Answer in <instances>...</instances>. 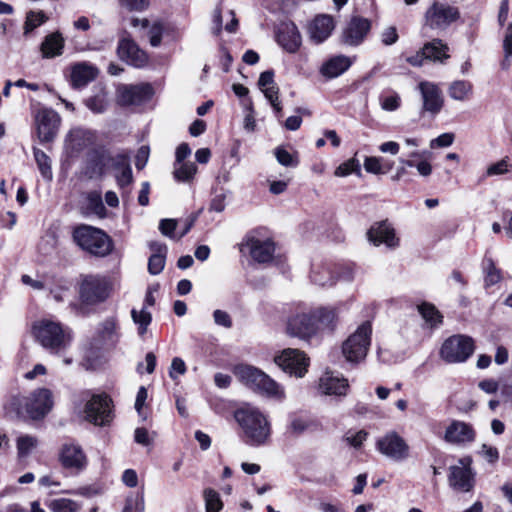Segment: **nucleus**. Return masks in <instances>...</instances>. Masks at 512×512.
<instances>
[{
    "mask_svg": "<svg viewBox=\"0 0 512 512\" xmlns=\"http://www.w3.org/2000/svg\"><path fill=\"white\" fill-rule=\"evenodd\" d=\"M234 417L242 430V439L246 444L258 447L269 441L271 424L259 408L243 404L235 411Z\"/></svg>",
    "mask_w": 512,
    "mask_h": 512,
    "instance_id": "f257e3e1",
    "label": "nucleus"
},
{
    "mask_svg": "<svg viewBox=\"0 0 512 512\" xmlns=\"http://www.w3.org/2000/svg\"><path fill=\"white\" fill-rule=\"evenodd\" d=\"M234 374L248 388L276 400H283L285 392L283 387L270 378L260 369L250 365H238L234 369Z\"/></svg>",
    "mask_w": 512,
    "mask_h": 512,
    "instance_id": "f03ea898",
    "label": "nucleus"
},
{
    "mask_svg": "<svg viewBox=\"0 0 512 512\" xmlns=\"http://www.w3.org/2000/svg\"><path fill=\"white\" fill-rule=\"evenodd\" d=\"M73 241L82 250L97 257H105L112 252L113 242L101 229L81 224L72 231Z\"/></svg>",
    "mask_w": 512,
    "mask_h": 512,
    "instance_id": "7ed1b4c3",
    "label": "nucleus"
},
{
    "mask_svg": "<svg viewBox=\"0 0 512 512\" xmlns=\"http://www.w3.org/2000/svg\"><path fill=\"white\" fill-rule=\"evenodd\" d=\"M33 333L37 341L52 353L66 350L71 343L70 332L60 323L42 320L33 325Z\"/></svg>",
    "mask_w": 512,
    "mask_h": 512,
    "instance_id": "20e7f679",
    "label": "nucleus"
},
{
    "mask_svg": "<svg viewBox=\"0 0 512 512\" xmlns=\"http://www.w3.org/2000/svg\"><path fill=\"white\" fill-rule=\"evenodd\" d=\"M372 324L365 321L343 342L342 353L347 361L358 363L365 359L371 345Z\"/></svg>",
    "mask_w": 512,
    "mask_h": 512,
    "instance_id": "39448f33",
    "label": "nucleus"
},
{
    "mask_svg": "<svg viewBox=\"0 0 512 512\" xmlns=\"http://www.w3.org/2000/svg\"><path fill=\"white\" fill-rule=\"evenodd\" d=\"M111 283L101 275H86L83 277L79 295L83 303L95 305L104 302L110 295Z\"/></svg>",
    "mask_w": 512,
    "mask_h": 512,
    "instance_id": "423d86ee",
    "label": "nucleus"
},
{
    "mask_svg": "<svg viewBox=\"0 0 512 512\" xmlns=\"http://www.w3.org/2000/svg\"><path fill=\"white\" fill-rule=\"evenodd\" d=\"M474 349L475 345L471 337L453 335L442 344L440 356L447 363H462L473 354Z\"/></svg>",
    "mask_w": 512,
    "mask_h": 512,
    "instance_id": "0eeeda50",
    "label": "nucleus"
},
{
    "mask_svg": "<svg viewBox=\"0 0 512 512\" xmlns=\"http://www.w3.org/2000/svg\"><path fill=\"white\" fill-rule=\"evenodd\" d=\"M240 251L248 253L257 263H268L273 259L275 246L271 239L262 238L257 231H251L240 243Z\"/></svg>",
    "mask_w": 512,
    "mask_h": 512,
    "instance_id": "6e6552de",
    "label": "nucleus"
},
{
    "mask_svg": "<svg viewBox=\"0 0 512 512\" xmlns=\"http://www.w3.org/2000/svg\"><path fill=\"white\" fill-rule=\"evenodd\" d=\"M112 400L106 394H94L84 407L85 419L98 426L109 424L113 419Z\"/></svg>",
    "mask_w": 512,
    "mask_h": 512,
    "instance_id": "1a4fd4ad",
    "label": "nucleus"
},
{
    "mask_svg": "<svg viewBox=\"0 0 512 512\" xmlns=\"http://www.w3.org/2000/svg\"><path fill=\"white\" fill-rule=\"evenodd\" d=\"M61 124L60 115L51 108H40L34 114V125L41 143L52 142Z\"/></svg>",
    "mask_w": 512,
    "mask_h": 512,
    "instance_id": "9d476101",
    "label": "nucleus"
},
{
    "mask_svg": "<svg viewBox=\"0 0 512 512\" xmlns=\"http://www.w3.org/2000/svg\"><path fill=\"white\" fill-rule=\"evenodd\" d=\"M471 457L459 459L456 465L449 468V485L456 491L469 492L475 484V474L471 468Z\"/></svg>",
    "mask_w": 512,
    "mask_h": 512,
    "instance_id": "9b49d317",
    "label": "nucleus"
},
{
    "mask_svg": "<svg viewBox=\"0 0 512 512\" xmlns=\"http://www.w3.org/2000/svg\"><path fill=\"white\" fill-rule=\"evenodd\" d=\"M286 329L289 336L309 341L312 337L317 335V326L315 324L313 310L297 312L290 316Z\"/></svg>",
    "mask_w": 512,
    "mask_h": 512,
    "instance_id": "f8f14e48",
    "label": "nucleus"
},
{
    "mask_svg": "<svg viewBox=\"0 0 512 512\" xmlns=\"http://www.w3.org/2000/svg\"><path fill=\"white\" fill-rule=\"evenodd\" d=\"M460 17L457 7L434 2L425 14V23L432 29H445Z\"/></svg>",
    "mask_w": 512,
    "mask_h": 512,
    "instance_id": "ddd939ff",
    "label": "nucleus"
},
{
    "mask_svg": "<svg viewBox=\"0 0 512 512\" xmlns=\"http://www.w3.org/2000/svg\"><path fill=\"white\" fill-rule=\"evenodd\" d=\"M371 30V21L361 16H353L339 36L341 44L349 47L361 45Z\"/></svg>",
    "mask_w": 512,
    "mask_h": 512,
    "instance_id": "4468645a",
    "label": "nucleus"
},
{
    "mask_svg": "<svg viewBox=\"0 0 512 512\" xmlns=\"http://www.w3.org/2000/svg\"><path fill=\"white\" fill-rule=\"evenodd\" d=\"M275 363L285 372L297 377H303L307 372L309 359L304 352L298 349L287 348L275 357Z\"/></svg>",
    "mask_w": 512,
    "mask_h": 512,
    "instance_id": "2eb2a0df",
    "label": "nucleus"
},
{
    "mask_svg": "<svg viewBox=\"0 0 512 512\" xmlns=\"http://www.w3.org/2000/svg\"><path fill=\"white\" fill-rule=\"evenodd\" d=\"M24 406L27 415L31 419L38 420L43 418L53 407L51 391L46 388L33 391L29 397L25 398Z\"/></svg>",
    "mask_w": 512,
    "mask_h": 512,
    "instance_id": "dca6fc26",
    "label": "nucleus"
},
{
    "mask_svg": "<svg viewBox=\"0 0 512 512\" xmlns=\"http://www.w3.org/2000/svg\"><path fill=\"white\" fill-rule=\"evenodd\" d=\"M378 451L384 456L395 461H401L408 457L409 446L396 432H389L376 442Z\"/></svg>",
    "mask_w": 512,
    "mask_h": 512,
    "instance_id": "f3484780",
    "label": "nucleus"
},
{
    "mask_svg": "<svg viewBox=\"0 0 512 512\" xmlns=\"http://www.w3.org/2000/svg\"><path fill=\"white\" fill-rule=\"evenodd\" d=\"M153 88L148 83L127 85L123 84L117 88V98L120 105H140L151 99Z\"/></svg>",
    "mask_w": 512,
    "mask_h": 512,
    "instance_id": "a211bd4d",
    "label": "nucleus"
},
{
    "mask_svg": "<svg viewBox=\"0 0 512 512\" xmlns=\"http://www.w3.org/2000/svg\"><path fill=\"white\" fill-rule=\"evenodd\" d=\"M476 438V431L472 424L452 420L446 427L443 440L451 445L464 446L472 443Z\"/></svg>",
    "mask_w": 512,
    "mask_h": 512,
    "instance_id": "6ab92c4d",
    "label": "nucleus"
},
{
    "mask_svg": "<svg viewBox=\"0 0 512 512\" xmlns=\"http://www.w3.org/2000/svg\"><path fill=\"white\" fill-rule=\"evenodd\" d=\"M117 53L121 60L136 68L144 67L148 62V56L139 46L129 38L119 41Z\"/></svg>",
    "mask_w": 512,
    "mask_h": 512,
    "instance_id": "aec40b11",
    "label": "nucleus"
},
{
    "mask_svg": "<svg viewBox=\"0 0 512 512\" xmlns=\"http://www.w3.org/2000/svg\"><path fill=\"white\" fill-rule=\"evenodd\" d=\"M367 236L375 246L384 244L388 248H396L399 245L394 228L386 220L374 223L368 230Z\"/></svg>",
    "mask_w": 512,
    "mask_h": 512,
    "instance_id": "412c9836",
    "label": "nucleus"
},
{
    "mask_svg": "<svg viewBox=\"0 0 512 512\" xmlns=\"http://www.w3.org/2000/svg\"><path fill=\"white\" fill-rule=\"evenodd\" d=\"M276 40L289 53L297 52L302 43L300 32L293 22H282L279 25Z\"/></svg>",
    "mask_w": 512,
    "mask_h": 512,
    "instance_id": "4be33fe9",
    "label": "nucleus"
},
{
    "mask_svg": "<svg viewBox=\"0 0 512 512\" xmlns=\"http://www.w3.org/2000/svg\"><path fill=\"white\" fill-rule=\"evenodd\" d=\"M447 49L448 47L441 40L435 39L426 43L420 53L408 57L407 62L413 66H421L424 59L442 62L444 59L449 58V55L446 53Z\"/></svg>",
    "mask_w": 512,
    "mask_h": 512,
    "instance_id": "5701e85b",
    "label": "nucleus"
},
{
    "mask_svg": "<svg viewBox=\"0 0 512 512\" xmlns=\"http://www.w3.org/2000/svg\"><path fill=\"white\" fill-rule=\"evenodd\" d=\"M419 90L423 99V110L437 114L443 107V97L440 89L433 83L421 82Z\"/></svg>",
    "mask_w": 512,
    "mask_h": 512,
    "instance_id": "b1692460",
    "label": "nucleus"
},
{
    "mask_svg": "<svg viewBox=\"0 0 512 512\" xmlns=\"http://www.w3.org/2000/svg\"><path fill=\"white\" fill-rule=\"evenodd\" d=\"M110 154L105 149H94L89 152L86 166L89 178L100 177L109 170Z\"/></svg>",
    "mask_w": 512,
    "mask_h": 512,
    "instance_id": "393cba45",
    "label": "nucleus"
},
{
    "mask_svg": "<svg viewBox=\"0 0 512 512\" xmlns=\"http://www.w3.org/2000/svg\"><path fill=\"white\" fill-rule=\"evenodd\" d=\"M335 27L334 19L330 15H319L310 24V38L316 43L324 42L332 33Z\"/></svg>",
    "mask_w": 512,
    "mask_h": 512,
    "instance_id": "a878e982",
    "label": "nucleus"
},
{
    "mask_svg": "<svg viewBox=\"0 0 512 512\" xmlns=\"http://www.w3.org/2000/svg\"><path fill=\"white\" fill-rule=\"evenodd\" d=\"M348 380L326 372L319 380V390L325 395L344 396L348 390Z\"/></svg>",
    "mask_w": 512,
    "mask_h": 512,
    "instance_id": "bb28decb",
    "label": "nucleus"
},
{
    "mask_svg": "<svg viewBox=\"0 0 512 512\" xmlns=\"http://www.w3.org/2000/svg\"><path fill=\"white\" fill-rule=\"evenodd\" d=\"M60 460L65 468L79 470L86 465V456L81 447L76 444H65L61 451Z\"/></svg>",
    "mask_w": 512,
    "mask_h": 512,
    "instance_id": "cd10ccee",
    "label": "nucleus"
},
{
    "mask_svg": "<svg viewBox=\"0 0 512 512\" xmlns=\"http://www.w3.org/2000/svg\"><path fill=\"white\" fill-rule=\"evenodd\" d=\"M65 40L58 31L48 34L40 45L42 58L52 59L63 54Z\"/></svg>",
    "mask_w": 512,
    "mask_h": 512,
    "instance_id": "c85d7f7f",
    "label": "nucleus"
},
{
    "mask_svg": "<svg viewBox=\"0 0 512 512\" xmlns=\"http://www.w3.org/2000/svg\"><path fill=\"white\" fill-rule=\"evenodd\" d=\"M351 65L352 61L349 57L337 55L324 62L320 72L326 78H336L347 71Z\"/></svg>",
    "mask_w": 512,
    "mask_h": 512,
    "instance_id": "c756f323",
    "label": "nucleus"
},
{
    "mask_svg": "<svg viewBox=\"0 0 512 512\" xmlns=\"http://www.w3.org/2000/svg\"><path fill=\"white\" fill-rule=\"evenodd\" d=\"M98 69L88 63H77L72 67L71 81L75 87H82L96 79Z\"/></svg>",
    "mask_w": 512,
    "mask_h": 512,
    "instance_id": "7c9ffc66",
    "label": "nucleus"
},
{
    "mask_svg": "<svg viewBox=\"0 0 512 512\" xmlns=\"http://www.w3.org/2000/svg\"><path fill=\"white\" fill-rule=\"evenodd\" d=\"M313 310L317 334L323 330L332 331L337 324L338 316L333 308L319 307Z\"/></svg>",
    "mask_w": 512,
    "mask_h": 512,
    "instance_id": "2f4dec72",
    "label": "nucleus"
},
{
    "mask_svg": "<svg viewBox=\"0 0 512 512\" xmlns=\"http://www.w3.org/2000/svg\"><path fill=\"white\" fill-rule=\"evenodd\" d=\"M101 340L109 345H114L119 338L118 323L114 317H110L103 321L98 330Z\"/></svg>",
    "mask_w": 512,
    "mask_h": 512,
    "instance_id": "473e14b6",
    "label": "nucleus"
},
{
    "mask_svg": "<svg viewBox=\"0 0 512 512\" xmlns=\"http://www.w3.org/2000/svg\"><path fill=\"white\" fill-rule=\"evenodd\" d=\"M473 86L469 81L457 80L448 87V95L456 101H466L472 94Z\"/></svg>",
    "mask_w": 512,
    "mask_h": 512,
    "instance_id": "72a5a7b5",
    "label": "nucleus"
},
{
    "mask_svg": "<svg viewBox=\"0 0 512 512\" xmlns=\"http://www.w3.org/2000/svg\"><path fill=\"white\" fill-rule=\"evenodd\" d=\"M86 209L88 213L97 215L100 218L106 216V208L103 204L101 193L91 191L86 196Z\"/></svg>",
    "mask_w": 512,
    "mask_h": 512,
    "instance_id": "f704fd0d",
    "label": "nucleus"
},
{
    "mask_svg": "<svg viewBox=\"0 0 512 512\" xmlns=\"http://www.w3.org/2000/svg\"><path fill=\"white\" fill-rule=\"evenodd\" d=\"M418 311L431 327L442 323L443 316L433 304L424 302L418 306Z\"/></svg>",
    "mask_w": 512,
    "mask_h": 512,
    "instance_id": "c9c22d12",
    "label": "nucleus"
},
{
    "mask_svg": "<svg viewBox=\"0 0 512 512\" xmlns=\"http://www.w3.org/2000/svg\"><path fill=\"white\" fill-rule=\"evenodd\" d=\"M47 506L51 512H78L80 509L76 501L67 498L53 499Z\"/></svg>",
    "mask_w": 512,
    "mask_h": 512,
    "instance_id": "e433bc0d",
    "label": "nucleus"
},
{
    "mask_svg": "<svg viewBox=\"0 0 512 512\" xmlns=\"http://www.w3.org/2000/svg\"><path fill=\"white\" fill-rule=\"evenodd\" d=\"M482 266L485 273V284L487 286L495 285L501 280V272L496 268L492 258L485 256Z\"/></svg>",
    "mask_w": 512,
    "mask_h": 512,
    "instance_id": "4c0bfd02",
    "label": "nucleus"
},
{
    "mask_svg": "<svg viewBox=\"0 0 512 512\" xmlns=\"http://www.w3.org/2000/svg\"><path fill=\"white\" fill-rule=\"evenodd\" d=\"M38 440L31 435H21L17 438L16 446L18 456L25 458L37 447Z\"/></svg>",
    "mask_w": 512,
    "mask_h": 512,
    "instance_id": "58836bf2",
    "label": "nucleus"
},
{
    "mask_svg": "<svg viewBox=\"0 0 512 512\" xmlns=\"http://www.w3.org/2000/svg\"><path fill=\"white\" fill-rule=\"evenodd\" d=\"M34 157L43 178L46 180H51V160L48 155L40 149H34Z\"/></svg>",
    "mask_w": 512,
    "mask_h": 512,
    "instance_id": "ea45409f",
    "label": "nucleus"
},
{
    "mask_svg": "<svg viewBox=\"0 0 512 512\" xmlns=\"http://www.w3.org/2000/svg\"><path fill=\"white\" fill-rule=\"evenodd\" d=\"M131 316L135 324L138 325L139 334L143 335L147 331L148 325L151 323L152 316L145 308L141 310L132 309Z\"/></svg>",
    "mask_w": 512,
    "mask_h": 512,
    "instance_id": "a19ab883",
    "label": "nucleus"
},
{
    "mask_svg": "<svg viewBox=\"0 0 512 512\" xmlns=\"http://www.w3.org/2000/svg\"><path fill=\"white\" fill-rule=\"evenodd\" d=\"M204 499L206 505V512H219L222 509V501L219 494L211 489L207 488L204 490Z\"/></svg>",
    "mask_w": 512,
    "mask_h": 512,
    "instance_id": "79ce46f5",
    "label": "nucleus"
},
{
    "mask_svg": "<svg viewBox=\"0 0 512 512\" xmlns=\"http://www.w3.org/2000/svg\"><path fill=\"white\" fill-rule=\"evenodd\" d=\"M351 173H360V164L356 158H351L346 162L340 164L336 168L334 175L337 177H345L350 175Z\"/></svg>",
    "mask_w": 512,
    "mask_h": 512,
    "instance_id": "37998d69",
    "label": "nucleus"
},
{
    "mask_svg": "<svg viewBox=\"0 0 512 512\" xmlns=\"http://www.w3.org/2000/svg\"><path fill=\"white\" fill-rule=\"evenodd\" d=\"M85 105L93 113H103L107 108L106 96L103 93L89 97L85 100Z\"/></svg>",
    "mask_w": 512,
    "mask_h": 512,
    "instance_id": "c03bdc74",
    "label": "nucleus"
},
{
    "mask_svg": "<svg viewBox=\"0 0 512 512\" xmlns=\"http://www.w3.org/2000/svg\"><path fill=\"white\" fill-rule=\"evenodd\" d=\"M196 172L197 166L194 163H181L180 167L175 169L174 176L179 181H189Z\"/></svg>",
    "mask_w": 512,
    "mask_h": 512,
    "instance_id": "a18cd8bd",
    "label": "nucleus"
},
{
    "mask_svg": "<svg viewBox=\"0 0 512 512\" xmlns=\"http://www.w3.org/2000/svg\"><path fill=\"white\" fill-rule=\"evenodd\" d=\"M46 21L43 12H29L24 25V34H28Z\"/></svg>",
    "mask_w": 512,
    "mask_h": 512,
    "instance_id": "49530a36",
    "label": "nucleus"
},
{
    "mask_svg": "<svg viewBox=\"0 0 512 512\" xmlns=\"http://www.w3.org/2000/svg\"><path fill=\"white\" fill-rule=\"evenodd\" d=\"M368 433L365 430H359V431H352L349 430L344 435V441L354 447V448H360L363 444V442L367 439Z\"/></svg>",
    "mask_w": 512,
    "mask_h": 512,
    "instance_id": "de8ad7c7",
    "label": "nucleus"
},
{
    "mask_svg": "<svg viewBox=\"0 0 512 512\" xmlns=\"http://www.w3.org/2000/svg\"><path fill=\"white\" fill-rule=\"evenodd\" d=\"M503 49L505 53L504 60L502 62L503 69H507L510 66V58L512 57V23H510L506 29Z\"/></svg>",
    "mask_w": 512,
    "mask_h": 512,
    "instance_id": "09e8293b",
    "label": "nucleus"
},
{
    "mask_svg": "<svg viewBox=\"0 0 512 512\" xmlns=\"http://www.w3.org/2000/svg\"><path fill=\"white\" fill-rule=\"evenodd\" d=\"M275 157L277 161L286 167H295L298 165V159L296 155L291 154L286 149L278 147L275 149Z\"/></svg>",
    "mask_w": 512,
    "mask_h": 512,
    "instance_id": "8fccbe9b",
    "label": "nucleus"
},
{
    "mask_svg": "<svg viewBox=\"0 0 512 512\" xmlns=\"http://www.w3.org/2000/svg\"><path fill=\"white\" fill-rule=\"evenodd\" d=\"M312 281L322 287H328L335 284L336 280L330 271L323 268L321 271L312 272Z\"/></svg>",
    "mask_w": 512,
    "mask_h": 512,
    "instance_id": "3c124183",
    "label": "nucleus"
},
{
    "mask_svg": "<svg viewBox=\"0 0 512 512\" xmlns=\"http://www.w3.org/2000/svg\"><path fill=\"white\" fill-rule=\"evenodd\" d=\"M164 253H154L150 256L148 261V271L152 275H157L164 269L165 266Z\"/></svg>",
    "mask_w": 512,
    "mask_h": 512,
    "instance_id": "603ef678",
    "label": "nucleus"
},
{
    "mask_svg": "<svg viewBox=\"0 0 512 512\" xmlns=\"http://www.w3.org/2000/svg\"><path fill=\"white\" fill-rule=\"evenodd\" d=\"M364 168L368 173L384 174L386 171L382 166V159L380 157H366L364 160Z\"/></svg>",
    "mask_w": 512,
    "mask_h": 512,
    "instance_id": "864d4df0",
    "label": "nucleus"
},
{
    "mask_svg": "<svg viewBox=\"0 0 512 512\" xmlns=\"http://www.w3.org/2000/svg\"><path fill=\"white\" fill-rule=\"evenodd\" d=\"M115 178H116L117 184L121 188H125L126 186L130 185L133 181V175H132V169H131L130 163H128L122 169L117 171Z\"/></svg>",
    "mask_w": 512,
    "mask_h": 512,
    "instance_id": "5fc2aeb1",
    "label": "nucleus"
},
{
    "mask_svg": "<svg viewBox=\"0 0 512 512\" xmlns=\"http://www.w3.org/2000/svg\"><path fill=\"white\" fill-rule=\"evenodd\" d=\"M380 39L383 45L385 46H391L395 44L398 39L399 35L397 32V29L395 26H388L382 30L380 33Z\"/></svg>",
    "mask_w": 512,
    "mask_h": 512,
    "instance_id": "6e6d98bb",
    "label": "nucleus"
},
{
    "mask_svg": "<svg viewBox=\"0 0 512 512\" xmlns=\"http://www.w3.org/2000/svg\"><path fill=\"white\" fill-rule=\"evenodd\" d=\"M163 34V26L159 22H154L148 30L149 42L153 47L160 45Z\"/></svg>",
    "mask_w": 512,
    "mask_h": 512,
    "instance_id": "4d7b16f0",
    "label": "nucleus"
},
{
    "mask_svg": "<svg viewBox=\"0 0 512 512\" xmlns=\"http://www.w3.org/2000/svg\"><path fill=\"white\" fill-rule=\"evenodd\" d=\"M311 425L308 419L302 417H295L291 420L289 425V431L295 435H299L306 431Z\"/></svg>",
    "mask_w": 512,
    "mask_h": 512,
    "instance_id": "13d9d810",
    "label": "nucleus"
},
{
    "mask_svg": "<svg viewBox=\"0 0 512 512\" xmlns=\"http://www.w3.org/2000/svg\"><path fill=\"white\" fill-rule=\"evenodd\" d=\"M509 162L507 158L501 159L500 161L491 164L487 168V176H496V175H502L509 171Z\"/></svg>",
    "mask_w": 512,
    "mask_h": 512,
    "instance_id": "bf43d9fd",
    "label": "nucleus"
},
{
    "mask_svg": "<svg viewBox=\"0 0 512 512\" xmlns=\"http://www.w3.org/2000/svg\"><path fill=\"white\" fill-rule=\"evenodd\" d=\"M454 138L455 137H454L453 133H443L430 141V147L431 148L449 147L453 144Z\"/></svg>",
    "mask_w": 512,
    "mask_h": 512,
    "instance_id": "052dcab7",
    "label": "nucleus"
},
{
    "mask_svg": "<svg viewBox=\"0 0 512 512\" xmlns=\"http://www.w3.org/2000/svg\"><path fill=\"white\" fill-rule=\"evenodd\" d=\"M213 319L216 325L222 326L224 328L232 327V319L230 315L223 310L217 309L213 312Z\"/></svg>",
    "mask_w": 512,
    "mask_h": 512,
    "instance_id": "680f3d73",
    "label": "nucleus"
},
{
    "mask_svg": "<svg viewBox=\"0 0 512 512\" xmlns=\"http://www.w3.org/2000/svg\"><path fill=\"white\" fill-rule=\"evenodd\" d=\"M128 163H129L128 155H126L124 153H119L116 155L110 154L109 169H114L116 171H119Z\"/></svg>",
    "mask_w": 512,
    "mask_h": 512,
    "instance_id": "e2e57ef3",
    "label": "nucleus"
},
{
    "mask_svg": "<svg viewBox=\"0 0 512 512\" xmlns=\"http://www.w3.org/2000/svg\"><path fill=\"white\" fill-rule=\"evenodd\" d=\"M119 3L130 11H143L149 6V0H119Z\"/></svg>",
    "mask_w": 512,
    "mask_h": 512,
    "instance_id": "0e129e2a",
    "label": "nucleus"
},
{
    "mask_svg": "<svg viewBox=\"0 0 512 512\" xmlns=\"http://www.w3.org/2000/svg\"><path fill=\"white\" fill-rule=\"evenodd\" d=\"M150 154V148L149 146L143 145L141 146L136 154L135 157V166L137 169L141 170L145 167V165L148 162Z\"/></svg>",
    "mask_w": 512,
    "mask_h": 512,
    "instance_id": "69168bd1",
    "label": "nucleus"
},
{
    "mask_svg": "<svg viewBox=\"0 0 512 512\" xmlns=\"http://www.w3.org/2000/svg\"><path fill=\"white\" fill-rule=\"evenodd\" d=\"M185 372H186L185 362L179 357L173 358L172 362H171L169 376L172 379H176L178 375H183Z\"/></svg>",
    "mask_w": 512,
    "mask_h": 512,
    "instance_id": "338daca9",
    "label": "nucleus"
},
{
    "mask_svg": "<svg viewBox=\"0 0 512 512\" xmlns=\"http://www.w3.org/2000/svg\"><path fill=\"white\" fill-rule=\"evenodd\" d=\"M122 512H144L143 498H128Z\"/></svg>",
    "mask_w": 512,
    "mask_h": 512,
    "instance_id": "774afa93",
    "label": "nucleus"
}]
</instances>
